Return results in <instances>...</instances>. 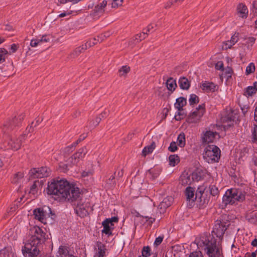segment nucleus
Masks as SVG:
<instances>
[{"label":"nucleus","instance_id":"nucleus-46","mask_svg":"<svg viewBox=\"0 0 257 257\" xmlns=\"http://www.w3.org/2000/svg\"><path fill=\"white\" fill-rule=\"evenodd\" d=\"M147 33L145 31V30H143V33L138 34L136 36V39L138 41H141L147 37Z\"/></svg>","mask_w":257,"mask_h":257},{"label":"nucleus","instance_id":"nucleus-3","mask_svg":"<svg viewBox=\"0 0 257 257\" xmlns=\"http://www.w3.org/2000/svg\"><path fill=\"white\" fill-rule=\"evenodd\" d=\"M195 241L198 247L203 249L208 257H222V250L213 235L204 234Z\"/></svg>","mask_w":257,"mask_h":257},{"label":"nucleus","instance_id":"nucleus-19","mask_svg":"<svg viewBox=\"0 0 257 257\" xmlns=\"http://www.w3.org/2000/svg\"><path fill=\"white\" fill-rule=\"evenodd\" d=\"M201 88L207 92H214L218 88V86L212 82L205 81L202 83Z\"/></svg>","mask_w":257,"mask_h":257},{"label":"nucleus","instance_id":"nucleus-18","mask_svg":"<svg viewBox=\"0 0 257 257\" xmlns=\"http://www.w3.org/2000/svg\"><path fill=\"white\" fill-rule=\"evenodd\" d=\"M97 247L94 257H104L106 251L105 246L101 242H97Z\"/></svg>","mask_w":257,"mask_h":257},{"label":"nucleus","instance_id":"nucleus-22","mask_svg":"<svg viewBox=\"0 0 257 257\" xmlns=\"http://www.w3.org/2000/svg\"><path fill=\"white\" fill-rule=\"evenodd\" d=\"M0 257H15V254L10 247L0 250Z\"/></svg>","mask_w":257,"mask_h":257},{"label":"nucleus","instance_id":"nucleus-54","mask_svg":"<svg viewBox=\"0 0 257 257\" xmlns=\"http://www.w3.org/2000/svg\"><path fill=\"white\" fill-rule=\"evenodd\" d=\"M252 138L253 142H257V125H255L252 132Z\"/></svg>","mask_w":257,"mask_h":257},{"label":"nucleus","instance_id":"nucleus-35","mask_svg":"<svg viewBox=\"0 0 257 257\" xmlns=\"http://www.w3.org/2000/svg\"><path fill=\"white\" fill-rule=\"evenodd\" d=\"M8 51L4 49L1 48H0V64L5 62L6 58L8 57Z\"/></svg>","mask_w":257,"mask_h":257},{"label":"nucleus","instance_id":"nucleus-44","mask_svg":"<svg viewBox=\"0 0 257 257\" xmlns=\"http://www.w3.org/2000/svg\"><path fill=\"white\" fill-rule=\"evenodd\" d=\"M257 91L252 86L247 87L245 91V93L248 96H251L253 94L255 93Z\"/></svg>","mask_w":257,"mask_h":257},{"label":"nucleus","instance_id":"nucleus-36","mask_svg":"<svg viewBox=\"0 0 257 257\" xmlns=\"http://www.w3.org/2000/svg\"><path fill=\"white\" fill-rule=\"evenodd\" d=\"M38 42L39 45H41L45 43H47L50 41V38L48 35H44L41 37L36 38Z\"/></svg>","mask_w":257,"mask_h":257},{"label":"nucleus","instance_id":"nucleus-12","mask_svg":"<svg viewBox=\"0 0 257 257\" xmlns=\"http://www.w3.org/2000/svg\"><path fill=\"white\" fill-rule=\"evenodd\" d=\"M50 169L46 167L40 168H33L30 171L31 177L34 178L47 177L50 175Z\"/></svg>","mask_w":257,"mask_h":257},{"label":"nucleus","instance_id":"nucleus-56","mask_svg":"<svg viewBox=\"0 0 257 257\" xmlns=\"http://www.w3.org/2000/svg\"><path fill=\"white\" fill-rule=\"evenodd\" d=\"M246 42L247 44H250L251 46H252L254 44L255 39L253 37H248L246 39Z\"/></svg>","mask_w":257,"mask_h":257},{"label":"nucleus","instance_id":"nucleus-34","mask_svg":"<svg viewBox=\"0 0 257 257\" xmlns=\"http://www.w3.org/2000/svg\"><path fill=\"white\" fill-rule=\"evenodd\" d=\"M177 143L180 147H184L185 145V135L184 133H181L178 136Z\"/></svg>","mask_w":257,"mask_h":257},{"label":"nucleus","instance_id":"nucleus-42","mask_svg":"<svg viewBox=\"0 0 257 257\" xmlns=\"http://www.w3.org/2000/svg\"><path fill=\"white\" fill-rule=\"evenodd\" d=\"M246 219L250 223H254L256 221V218L254 213H251L246 216Z\"/></svg>","mask_w":257,"mask_h":257},{"label":"nucleus","instance_id":"nucleus-21","mask_svg":"<svg viewBox=\"0 0 257 257\" xmlns=\"http://www.w3.org/2000/svg\"><path fill=\"white\" fill-rule=\"evenodd\" d=\"M173 201V198L171 196H169L164 198L159 205L160 208L161 209H165L171 206Z\"/></svg>","mask_w":257,"mask_h":257},{"label":"nucleus","instance_id":"nucleus-32","mask_svg":"<svg viewBox=\"0 0 257 257\" xmlns=\"http://www.w3.org/2000/svg\"><path fill=\"white\" fill-rule=\"evenodd\" d=\"M169 164L171 166H175L179 161V157L176 155H171L169 157Z\"/></svg>","mask_w":257,"mask_h":257},{"label":"nucleus","instance_id":"nucleus-8","mask_svg":"<svg viewBox=\"0 0 257 257\" xmlns=\"http://www.w3.org/2000/svg\"><path fill=\"white\" fill-rule=\"evenodd\" d=\"M205 112L204 104L199 105L196 110L191 112L187 118V122L189 123H197Z\"/></svg>","mask_w":257,"mask_h":257},{"label":"nucleus","instance_id":"nucleus-64","mask_svg":"<svg viewBox=\"0 0 257 257\" xmlns=\"http://www.w3.org/2000/svg\"><path fill=\"white\" fill-rule=\"evenodd\" d=\"M11 49L13 53L15 52L17 50V46L15 44H13L11 45Z\"/></svg>","mask_w":257,"mask_h":257},{"label":"nucleus","instance_id":"nucleus-43","mask_svg":"<svg viewBox=\"0 0 257 257\" xmlns=\"http://www.w3.org/2000/svg\"><path fill=\"white\" fill-rule=\"evenodd\" d=\"M150 247L148 246H144L142 249V253L144 257H148L150 255Z\"/></svg>","mask_w":257,"mask_h":257},{"label":"nucleus","instance_id":"nucleus-26","mask_svg":"<svg viewBox=\"0 0 257 257\" xmlns=\"http://www.w3.org/2000/svg\"><path fill=\"white\" fill-rule=\"evenodd\" d=\"M185 195L187 200L194 201L196 197H194V190L191 187H188L185 190Z\"/></svg>","mask_w":257,"mask_h":257},{"label":"nucleus","instance_id":"nucleus-23","mask_svg":"<svg viewBox=\"0 0 257 257\" xmlns=\"http://www.w3.org/2000/svg\"><path fill=\"white\" fill-rule=\"evenodd\" d=\"M237 12L241 15V17L242 18H246L247 16L248 10L247 7L243 4H239L237 6Z\"/></svg>","mask_w":257,"mask_h":257},{"label":"nucleus","instance_id":"nucleus-7","mask_svg":"<svg viewBox=\"0 0 257 257\" xmlns=\"http://www.w3.org/2000/svg\"><path fill=\"white\" fill-rule=\"evenodd\" d=\"M228 225L229 224L228 222L223 220H217L215 222V224L213 226L212 234L211 235L214 236V235H215L217 237L221 239Z\"/></svg>","mask_w":257,"mask_h":257},{"label":"nucleus","instance_id":"nucleus-1","mask_svg":"<svg viewBox=\"0 0 257 257\" xmlns=\"http://www.w3.org/2000/svg\"><path fill=\"white\" fill-rule=\"evenodd\" d=\"M47 193L52 195L59 201L74 202L76 213L81 217L88 214V205L80 199V192L78 187L64 180H53L48 183Z\"/></svg>","mask_w":257,"mask_h":257},{"label":"nucleus","instance_id":"nucleus-5","mask_svg":"<svg viewBox=\"0 0 257 257\" xmlns=\"http://www.w3.org/2000/svg\"><path fill=\"white\" fill-rule=\"evenodd\" d=\"M220 150L214 145H208L204 150L203 158L208 163L217 162L220 158Z\"/></svg>","mask_w":257,"mask_h":257},{"label":"nucleus","instance_id":"nucleus-45","mask_svg":"<svg viewBox=\"0 0 257 257\" xmlns=\"http://www.w3.org/2000/svg\"><path fill=\"white\" fill-rule=\"evenodd\" d=\"M188 257H204V256L201 251H194L191 252Z\"/></svg>","mask_w":257,"mask_h":257},{"label":"nucleus","instance_id":"nucleus-27","mask_svg":"<svg viewBox=\"0 0 257 257\" xmlns=\"http://www.w3.org/2000/svg\"><path fill=\"white\" fill-rule=\"evenodd\" d=\"M209 192L210 194L213 196H217L219 194V190L214 185H210L207 187L206 193Z\"/></svg>","mask_w":257,"mask_h":257},{"label":"nucleus","instance_id":"nucleus-49","mask_svg":"<svg viewBox=\"0 0 257 257\" xmlns=\"http://www.w3.org/2000/svg\"><path fill=\"white\" fill-rule=\"evenodd\" d=\"M252 12L254 16L257 17V2L254 1L252 4Z\"/></svg>","mask_w":257,"mask_h":257},{"label":"nucleus","instance_id":"nucleus-39","mask_svg":"<svg viewBox=\"0 0 257 257\" xmlns=\"http://www.w3.org/2000/svg\"><path fill=\"white\" fill-rule=\"evenodd\" d=\"M42 120V119L39 118L35 122H32L31 125L27 128L26 131L29 133L33 132L34 127L39 125Z\"/></svg>","mask_w":257,"mask_h":257},{"label":"nucleus","instance_id":"nucleus-50","mask_svg":"<svg viewBox=\"0 0 257 257\" xmlns=\"http://www.w3.org/2000/svg\"><path fill=\"white\" fill-rule=\"evenodd\" d=\"M182 110H178L176 114L175 115V118L176 120H179L183 118L184 114L183 113H182Z\"/></svg>","mask_w":257,"mask_h":257},{"label":"nucleus","instance_id":"nucleus-13","mask_svg":"<svg viewBox=\"0 0 257 257\" xmlns=\"http://www.w3.org/2000/svg\"><path fill=\"white\" fill-rule=\"evenodd\" d=\"M118 218L117 217H112L110 218H107L104 220L102 223L103 229L102 233H104L108 236L112 234L111 230L113 229L114 222H117Z\"/></svg>","mask_w":257,"mask_h":257},{"label":"nucleus","instance_id":"nucleus-2","mask_svg":"<svg viewBox=\"0 0 257 257\" xmlns=\"http://www.w3.org/2000/svg\"><path fill=\"white\" fill-rule=\"evenodd\" d=\"M29 234L30 237L22 249V252L25 257H37L46 240V233L40 227L34 226L30 228Z\"/></svg>","mask_w":257,"mask_h":257},{"label":"nucleus","instance_id":"nucleus-15","mask_svg":"<svg viewBox=\"0 0 257 257\" xmlns=\"http://www.w3.org/2000/svg\"><path fill=\"white\" fill-rule=\"evenodd\" d=\"M195 179H197V174L194 173L190 175L183 173L180 177V181L183 186L191 184Z\"/></svg>","mask_w":257,"mask_h":257},{"label":"nucleus","instance_id":"nucleus-38","mask_svg":"<svg viewBox=\"0 0 257 257\" xmlns=\"http://www.w3.org/2000/svg\"><path fill=\"white\" fill-rule=\"evenodd\" d=\"M189 102L190 105L198 103L199 102L198 97L194 94H191L189 99Z\"/></svg>","mask_w":257,"mask_h":257},{"label":"nucleus","instance_id":"nucleus-60","mask_svg":"<svg viewBox=\"0 0 257 257\" xmlns=\"http://www.w3.org/2000/svg\"><path fill=\"white\" fill-rule=\"evenodd\" d=\"M154 26H155V27H156V26H157V25H154ZM154 25L151 24L149 25L147 27V28H146V29H144V30H145V31L146 32V33H147L148 32H150V31H151V30L154 28Z\"/></svg>","mask_w":257,"mask_h":257},{"label":"nucleus","instance_id":"nucleus-51","mask_svg":"<svg viewBox=\"0 0 257 257\" xmlns=\"http://www.w3.org/2000/svg\"><path fill=\"white\" fill-rule=\"evenodd\" d=\"M96 44V38H94L92 40L88 41L85 44H87V47H91Z\"/></svg>","mask_w":257,"mask_h":257},{"label":"nucleus","instance_id":"nucleus-24","mask_svg":"<svg viewBox=\"0 0 257 257\" xmlns=\"http://www.w3.org/2000/svg\"><path fill=\"white\" fill-rule=\"evenodd\" d=\"M166 86L167 89L171 91V92L174 91L176 87H177V84L176 82V80H174L173 78H169L166 82Z\"/></svg>","mask_w":257,"mask_h":257},{"label":"nucleus","instance_id":"nucleus-40","mask_svg":"<svg viewBox=\"0 0 257 257\" xmlns=\"http://www.w3.org/2000/svg\"><path fill=\"white\" fill-rule=\"evenodd\" d=\"M39 182L35 181L34 182L33 185L31 186L29 193L33 195H35L37 192V186Z\"/></svg>","mask_w":257,"mask_h":257},{"label":"nucleus","instance_id":"nucleus-11","mask_svg":"<svg viewBox=\"0 0 257 257\" xmlns=\"http://www.w3.org/2000/svg\"><path fill=\"white\" fill-rule=\"evenodd\" d=\"M26 134H23L21 136L19 139H16L15 137H10L8 140L4 143V147L7 149H13L14 150H18L22 143V140L24 139Z\"/></svg>","mask_w":257,"mask_h":257},{"label":"nucleus","instance_id":"nucleus-48","mask_svg":"<svg viewBox=\"0 0 257 257\" xmlns=\"http://www.w3.org/2000/svg\"><path fill=\"white\" fill-rule=\"evenodd\" d=\"M233 45L232 44V43L230 41H227L223 43L222 49L224 50H227L231 47V46Z\"/></svg>","mask_w":257,"mask_h":257},{"label":"nucleus","instance_id":"nucleus-17","mask_svg":"<svg viewBox=\"0 0 257 257\" xmlns=\"http://www.w3.org/2000/svg\"><path fill=\"white\" fill-rule=\"evenodd\" d=\"M234 119V118L232 113H229L228 114L223 115L221 117V121L222 123H228L227 125L224 124L222 125L224 131H226L233 125Z\"/></svg>","mask_w":257,"mask_h":257},{"label":"nucleus","instance_id":"nucleus-62","mask_svg":"<svg viewBox=\"0 0 257 257\" xmlns=\"http://www.w3.org/2000/svg\"><path fill=\"white\" fill-rule=\"evenodd\" d=\"M149 173L150 174L152 175V178H153V179H154L156 178H157L158 176V175H159V174L157 173H154L153 170H149Z\"/></svg>","mask_w":257,"mask_h":257},{"label":"nucleus","instance_id":"nucleus-10","mask_svg":"<svg viewBox=\"0 0 257 257\" xmlns=\"http://www.w3.org/2000/svg\"><path fill=\"white\" fill-rule=\"evenodd\" d=\"M51 210L48 206H45L42 208L35 209L34 210L35 218L41 221L42 223H45L46 217L50 216L51 214Z\"/></svg>","mask_w":257,"mask_h":257},{"label":"nucleus","instance_id":"nucleus-16","mask_svg":"<svg viewBox=\"0 0 257 257\" xmlns=\"http://www.w3.org/2000/svg\"><path fill=\"white\" fill-rule=\"evenodd\" d=\"M218 134L216 131H206L202 137V142L205 143H212Z\"/></svg>","mask_w":257,"mask_h":257},{"label":"nucleus","instance_id":"nucleus-41","mask_svg":"<svg viewBox=\"0 0 257 257\" xmlns=\"http://www.w3.org/2000/svg\"><path fill=\"white\" fill-rule=\"evenodd\" d=\"M255 71V66L253 63H250L246 67L245 73L248 75Z\"/></svg>","mask_w":257,"mask_h":257},{"label":"nucleus","instance_id":"nucleus-6","mask_svg":"<svg viewBox=\"0 0 257 257\" xmlns=\"http://www.w3.org/2000/svg\"><path fill=\"white\" fill-rule=\"evenodd\" d=\"M123 0H103L97 4L94 9V13L97 15L102 14L107 5H111V8H116L122 5Z\"/></svg>","mask_w":257,"mask_h":257},{"label":"nucleus","instance_id":"nucleus-25","mask_svg":"<svg viewBox=\"0 0 257 257\" xmlns=\"http://www.w3.org/2000/svg\"><path fill=\"white\" fill-rule=\"evenodd\" d=\"M179 85L182 89L187 90L190 87V83L186 77H181L179 80Z\"/></svg>","mask_w":257,"mask_h":257},{"label":"nucleus","instance_id":"nucleus-52","mask_svg":"<svg viewBox=\"0 0 257 257\" xmlns=\"http://www.w3.org/2000/svg\"><path fill=\"white\" fill-rule=\"evenodd\" d=\"M238 34L235 33L231 38L230 41L232 43V44L234 45L237 42L238 40Z\"/></svg>","mask_w":257,"mask_h":257},{"label":"nucleus","instance_id":"nucleus-31","mask_svg":"<svg viewBox=\"0 0 257 257\" xmlns=\"http://www.w3.org/2000/svg\"><path fill=\"white\" fill-rule=\"evenodd\" d=\"M155 148V143L153 142L150 145L144 148L142 151L143 155L146 156L148 154L152 153Z\"/></svg>","mask_w":257,"mask_h":257},{"label":"nucleus","instance_id":"nucleus-57","mask_svg":"<svg viewBox=\"0 0 257 257\" xmlns=\"http://www.w3.org/2000/svg\"><path fill=\"white\" fill-rule=\"evenodd\" d=\"M101 120V118L100 117H96L95 120L94 121H93V123L91 124V126L94 127L97 126L99 124Z\"/></svg>","mask_w":257,"mask_h":257},{"label":"nucleus","instance_id":"nucleus-20","mask_svg":"<svg viewBox=\"0 0 257 257\" xmlns=\"http://www.w3.org/2000/svg\"><path fill=\"white\" fill-rule=\"evenodd\" d=\"M187 104L186 99L183 97H180L176 99V103L174 104L175 107L178 110H183V107Z\"/></svg>","mask_w":257,"mask_h":257},{"label":"nucleus","instance_id":"nucleus-47","mask_svg":"<svg viewBox=\"0 0 257 257\" xmlns=\"http://www.w3.org/2000/svg\"><path fill=\"white\" fill-rule=\"evenodd\" d=\"M178 149L177 145L175 142L171 143L170 146L168 148V150L172 152H175Z\"/></svg>","mask_w":257,"mask_h":257},{"label":"nucleus","instance_id":"nucleus-4","mask_svg":"<svg viewBox=\"0 0 257 257\" xmlns=\"http://www.w3.org/2000/svg\"><path fill=\"white\" fill-rule=\"evenodd\" d=\"M248 196L246 191L240 188H231L227 190L222 197V204L225 207L227 205L236 204L244 201Z\"/></svg>","mask_w":257,"mask_h":257},{"label":"nucleus","instance_id":"nucleus-33","mask_svg":"<svg viewBox=\"0 0 257 257\" xmlns=\"http://www.w3.org/2000/svg\"><path fill=\"white\" fill-rule=\"evenodd\" d=\"M87 137V135L83 134L81 135L79 138L75 142L73 145H72L71 146H69L67 148H66V149L68 150V151H70L73 148H74L75 146H76L79 143H80L82 141L85 139Z\"/></svg>","mask_w":257,"mask_h":257},{"label":"nucleus","instance_id":"nucleus-30","mask_svg":"<svg viewBox=\"0 0 257 257\" xmlns=\"http://www.w3.org/2000/svg\"><path fill=\"white\" fill-rule=\"evenodd\" d=\"M87 49V44L82 45L80 47H77L75 51L71 54L72 57L74 58L78 56L80 53L83 52Z\"/></svg>","mask_w":257,"mask_h":257},{"label":"nucleus","instance_id":"nucleus-59","mask_svg":"<svg viewBox=\"0 0 257 257\" xmlns=\"http://www.w3.org/2000/svg\"><path fill=\"white\" fill-rule=\"evenodd\" d=\"M30 45L32 47H35L39 45L37 39H32L30 43Z\"/></svg>","mask_w":257,"mask_h":257},{"label":"nucleus","instance_id":"nucleus-14","mask_svg":"<svg viewBox=\"0 0 257 257\" xmlns=\"http://www.w3.org/2000/svg\"><path fill=\"white\" fill-rule=\"evenodd\" d=\"M86 153V147L82 148L69 159V162L73 165L76 164L79 162V159L84 157Z\"/></svg>","mask_w":257,"mask_h":257},{"label":"nucleus","instance_id":"nucleus-63","mask_svg":"<svg viewBox=\"0 0 257 257\" xmlns=\"http://www.w3.org/2000/svg\"><path fill=\"white\" fill-rule=\"evenodd\" d=\"M174 2L173 0H172L171 1H169V2H168L166 4H165V8L166 9H167V8H170L173 4H174Z\"/></svg>","mask_w":257,"mask_h":257},{"label":"nucleus","instance_id":"nucleus-29","mask_svg":"<svg viewBox=\"0 0 257 257\" xmlns=\"http://www.w3.org/2000/svg\"><path fill=\"white\" fill-rule=\"evenodd\" d=\"M24 174L22 172H18L15 174L12 179V183L19 184L23 181Z\"/></svg>","mask_w":257,"mask_h":257},{"label":"nucleus","instance_id":"nucleus-9","mask_svg":"<svg viewBox=\"0 0 257 257\" xmlns=\"http://www.w3.org/2000/svg\"><path fill=\"white\" fill-rule=\"evenodd\" d=\"M24 115L22 114L18 117H15L8 120L3 125L2 128L4 133H8L14 128L16 126H19L22 120L24 119Z\"/></svg>","mask_w":257,"mask_h":257},{"label":"nucleus","instance_id":"nucleus-37","mask_svg":"<svg viewBox=\"0 0 257 257\" xmlns=\"http://www.w3.org/2000/svg\"><path fill=\"white\" fill-rule=\"evenodd\" d=\"M130 71V68L127 65L122 66L118 71L120 76H124Z\"/></svg>","mask_w":257,"mask_h":257},{"label":"nucleus","instance_id":"nucleus-53","mask_svg":"<svg viewBox=\"0 0 257 257\" xmlns=\"http://www.w3.org/2000/svg\"><path fill=\"white\" fill-rule=\"evenodd\" d=\"M163 238L164 237L161 236H159L158 237H157L154 243V245H155L156 246H158V245H159L162 243Z\"/></svg>","mask_w":257,"mask_h":257},{"label":"nucleus","instance_id":"nucleus-55","mask_svg":"<svg viewBox=\"0 0 257 257\" xmlns=\"http://www.w3.org/2000/svg\"><path fill=\"white\" fill-rule=\"evenodd\" d=\"M215 68L217 70H223V63L222 61H218L215 64Z\"/></svg>","mask_w":257,"mask_h":257},{"label":"nucleus","instance_id":"nucleus-61","mask_svg":"<svg viewBox=\"0 0 257 257\" xmlns=\"http://www.w3.org/2000/svg\"><path fill=\"white\" fill-rule=\"evenodd\" d=\"M108 113H109V111L108 110H104L103 112H102L100 114L99 117H100L101 118V119H102L103 118H104V117H106L108 115Z\"/></svg>","mask_w":257,"mask_h":257},{"label":"nucleus","instance_id":"nucleus-58","mask_svg":"<svg viewBox=\"0 0 257 257\" xmlns=\"http://www.w3.org/2000/svg\"><path fill=\"white\" fill-rule=\"evenodd\" d=\"M92 174V171L91 170H88L87 171H84L82 172L81 176H82V177H86V176H88Z\"/></svg>","mask_w":257,"mask_h":257},{"label":"nucleus","instance_id":"nucleus-28","mask_svg":"<svg viewBox=\"0 0 257 257\" xmlns=\"http://www.w3.org/2000/svg\"><path fill=\"white\" fill-rule=\"evenodd\" d=\"M207 186L203 185L199 186L196 192L195 197L196 199L198 197L200 199L204 193H206Z\"/></svg>","mask_w":257,"mask_h":257}]
</instances>
